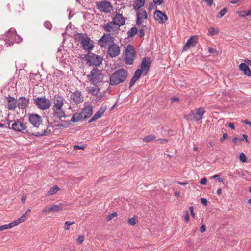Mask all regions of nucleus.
Returning a JSON list of instances; mask_svg holds the SVG:
<instances>
[{"instance_id":"nucleus-25","label":"nucleus","mask_w":251,"mask_h":251,"mask_svg":"<svg viewBox=\"0 0 251 251\" xmlns=\"http://www.w3.org/2000/svg\"><path fill=\"white\" fill-rule=\"evenodd\" d=\"M106 110V107L105 106H102L98 110V111L96 112L94 114V115L91 118V119L89 121V123H91L100 118L102 116V115L103 114Z\"/></svg>"},{"instance_id":"nucleus-61","label":"nucleus","mask_w":251,"mask_h":251,"mask_svg":"<svg viewBox=\"0 0 251 251\" xmlns=\"http://www.w3.org/2000/svg\"><path fill=\"white\" fill-rule=\"evenodd\" d=\"M172 102H175V101H179V99L176 97H173L171 98Z\"/></svg>"},{"instance_id":"nucleus-7","label":"nucleus","mask_w":251,"mask_h":251,"mask_svg":"<svg viewBox=\"0 0 251 251\" xmlns=\"http://www.w3.org/2000/svg\"><path fill=\"white\" fill-rule=\"evenodd\" d=\"M78 41L85 50L90 51L93 48V45L91 43L90 38L86 35H79Z\"/></svg>"},{"instance_id":"nucleus-20","label":"nucleus","mask_w":251,"mask_h":251,"mask_svg":"<svg viewBox=\"0 0 251 251\" xmlns=\"http://www.w3.org/2000/svg\"><path fill=\"white\" fill-rule=\"evenodd\" d=\"M119 27L113 22H110L104 26V29L107 32H115L118 29Z\"/></svg>"},{"instance_id":"nucleus-26","label":"nucleus","mask_w":251,"mask_h":251,"mask_svg":"<svg viewBox=\"0 0 251 251\" xmlns=\"http://www.w3.org/2000/svg\"><path fill=\"white\" fill-rule=\"evenodd\" d=\"M7 107L8 110H14L17 107V101L15 99L12 97L7 98Z\"/></svg>"},{"instance_id":"nucleus-28","label":"nucleus","mask_w":251,"mask_h":251,"mask_svg":"<svg viewBox=\"0 0 251 251\" xmlns=\"http://www.w3.org/2000/svg\"><path fill=\"white\" fill-rule=\"evenodd\" d=\"M142 70L138 69L136 70L134 76L132 77V79L130 81V85H133L136 81L140 78L141 74H142Z\"/></svg>"},{"instance_id":"nucleus-63","label":"nucleus","mask_w":251,"mask_h":251,"mask_svg":"<svg viewBox=\"0 0 251 251\" xmlns=\"http://www.w3.org/2000/svg\"><path fill=\"white\" fill-rule=\"evenodd\" d=\"M228 126L232 129H235L234 125V124L233 123H229Z\"/></svg>"},{"instance_id":"nucleus-22","label":"nucleus","mask_w":251,"mask_h":251,"mask_svg":"<svg viewBox=\"0 0 251 251\" xmlns=\"http://www.w3.org/2000/svg\"><path fill=\"white\" fill-rule=\"evenodd\" d=\"M17 101L19 108L22 109H26L29 104V99L24 97L19 98Z\"/></svg>"},{"instance_id":"nucleus-42","label":"nucleus","mask_w":251,"mask_h":251,"mask_svg":"<svg viewBox=\"0 0 251 251\" xmlns=\"http://www.w3.org/2000/svg\"><path fill=\"white\" fill-rule=\"evenodd\" d=\"M217 34V32L214 27H210L208 30V35L212 36Z\"/></svg>"},{"instance_id":"nucleus-48","label":"nucleus","mask_w":251,"mask_h":251,"mask_svg":"<svg viewBox=\"0 0 251 251\" xmlns=\"http://www.w3.org/2000/svg\"><path fill=\"white\" fill-rule=\"evenodd\" d=\"M244 73L245 75H246L248 76H251V72L250 71L249 67H248L244 71Z\"/></svg>"},{"instance_id":"nucleus-3","label":"nucleus","mask_w":251,"mask_h":251,"mask_svg":"<svg viewBox=\"0 0 251 251\" xmlns=\"http://www.w3.org/2000/svg\"><path fill=\"white\" fill-rule=\"evenodd\" d=\"M87 77L92 84L94 85L97 84L102 79V74L100 71L98 69H93L90 72V74L87 75Z\"/></svg>"},{"instance_id":"nucleus-39","label":"nucleus","mask_w":251,"mask_h":251,"mask_svg":"<svg viewBox=\"0 0 251 251\" xmlns=\"http://www.w3.org/2000/svg\"><path fill=\"white\" fill-rule=\"evenodd\" d=\"M227 9L226 8H224L222 9L219 13H218L217 15V17L219 18H221L223 17L227 12Z\"/></svg>"},{"instance_id":"nucleus-31","label":"nucleus","mask_w":251,"mask_h":251,"mask_svg":"<svg viewBox=\"0 0 251 251\" xmlns=\"http://www.w3.org/2000/svg\"><path fill=\"white\" fill-rule=\"evenodd\" d=\"M83 118V116L81 113H75L72 116L71 121L73 122H77L80 121L81 119Z\"/></svg>"},{"instance_id":"nucleus-13","label":"nucleus","mask_w":251,"mask_h":251,"mask_svg":"<svg viewBox=\"0 0 251 251\" xmlns=\"http://www.w3.org/2000/svg\"><path fill=\"white\" fill-rule=\"evenodd\" d=\"M120 52L119 47L114 43L108 48V53L111 57L117 56L120 54Z\"/></svg>"},{"instance_id":"nucleus-24","label":"nucleus","mask_w":251,"mask_h":251,"mask_svg":"<svg viewBox=\"0 0 251 251\" xmlns=\"http://www.w3.org/2000/svg\"><path fill=\"white\" fill-rule=\"evenodd\" d=\"M118 27L122 26L125 24L124 17L120 14H116L112 21Z\"/></svg>"},{"instance_id":"nucleus-9","label":"nucleus","mask_w":251,"mask_h":251,"mask_svg":"<svg viewBox=\"0 0 251 251\" xmlns=\"http://www.w3.org/2000/svg\"><path fill=\"white\" fill-rule=\"evenodd\" d=\"M114 38L110 34H104V35L98 41L99 45L102 47L108 48L114 43Z\"/></svg>"},{"instance_id":"nucleus-27","label":"nucleus","mask_w":251,"mask_h":251,"mask_svg":"<svg viewBox=\"0 0 251 251\" xmlns=\"http://www.w3.org/2000/svg\"><path fill=\"white\" fill-rule=\"evenodd\" d=\"M81 113L83 116V119H86L90 117L93 113L92 106L90 105L86 106L83 109Z\"/></svg>"},{"instance_id":"nucleus-34","label":"nucleus","mask_w":251,"mask_h":251,"mask_svg":"<svg viewBox=\"0 0 251 251\" xmlns=\"http://www.w3.org/2000/svg\"><path fill=\"white\" fill-rule=\"evenodd\" d=\"M88 91L89 93L96 96L99 93V89L96 86L88 87Z\"/></svg>"},{"instance_id":"nucleus-49","label":"nucleus","mask_w":251,"mask_h":251,"mask_svg":"<svg viewBox=\"0 0 251 251\" xmlns=\"http://www.w3.org/2000/svg\"><path fill=\"white\" fill-rule=\"evenodd\" d=\"M142 28L139 30V33H140V36H143L144 35V29L146 28V25H142Z\"/></svg>"},{"instance_id":"nucleus-18","label":"nucleus","mask_w":251,"mask_h":251,"mask_svg":"<svg viewBox=\"0 0 251 251\" xmlns=\"http://www.w3.org/2000/svg\"><path fill=\"white\" fill-rule=\"evenodd\" d=\"M154 18L159 23H165L168 19L167 15L160 10H156L155 12Z\"/></svg>"},{"instance_id":"nucleus-11","label":"nucleus","mask_w":251,"mask_h":251,"mask_svg":"<svg viewBox=\"0 0 251 251\" xmlns=\"http://www.w3.org/2000/svg\"><path fill=\"white\" fill-rule=\"evenodd\" d=\"M63 209L62 203L58 205L53 204L50 206H46L42 210L43 213H47L49 212H59Z\"/></svg>"},{"instance_id":"nucleus-59","label":"nucleus","mask_w":251,"mask_h":251,"mask_svg":"<svg viewBox=\"0 0 251 251\" xmlns=\"http://www.w3.org/2000/svg\"><path fill=\"white\" fill-rule=\"evenodd\" d=\"M158 141L159 142V143L161 144L166 143L168 142V140H167L166 139H161L158 140Z\"/></svg>"},{"instance_id":"nucleus-2","label":"nucleus","mask_w":251,"mask_h":251,"mask_svg":"<svg viewBox=\"0 0 251 251\" xmlns=\"http://www.w3.org/2000/svg\"><path fill=\"white\" fill-rule=\"evenodd\" d=\"M127 77V72L124 69H120L113 73L110 79L111 85H118L123 82Z\"/></svg>"},{"instance_id":"nucleus-50","label":"nucleus","mask_w":251,"mask_h":251,"mask_svg":"<svg viewBox=\"0 0 251 251\" xmlns=\"http://www.w3.org/2000/svg\"><path fill=\"white\" fill-rule=\"evenodd\" d=\"M26 200V195L25 194H23L21 197V202L22 203H25Z\"/></svg>"},{"instance_id":"nucleus-45","label":"nucleus","mask_w":251,"mask_h":251,"mask_svg":"<svg viewBox=\"0 0 251 251\" xmlns=\"http://www.w3.org/2000/svg\"><path fill=\"white\" fill-rule=\"evenodd\" d=\"M24 4L22 2L18 4V5L16 6V9L19 12H20L21 10H23Z\"/></svg>"},{"instance_id":"nucleus-56","label":"nucleus","mask_w":251,"mask_h":251,"mask_svg":"<svg viewBox=\"0 0 251 251\" xmlns=\"http://www.w3.org/2000/svg\"><path fill=\"white\" fill-rule=\"evenodd\" d=\"M207 182V179L205 177L202 178L200 181V183L202 185L206 184Z\"/></svg>"},{"instance_id":"nucleus-17","label":"nucleus","mask_w":251,"mask_h":251,"mask_svg":"<svg viewBox=\"0 0 251 251\" xmlns=\"http://www.w3.org/2000/svg\"><path fill=\"white\" fill-rule=\"evenodd\" d=\"M64 100L62 96L58 94L55 95L52 99V107H63Z\"/></svg>"},{"instance_id":"nucleus-32","label":"nucleus","mask_w":251,"mask_h":251,"mask_svg":"<svg viewBox=\"0 0 251 251\" xmlns=\"http://www.w3.org/2000/svg\"><path fill=\"white\" fill-rule=\"evenodd\" d=\"M60 190L59 187L55 185L53 187L51 188L47 192V196H51L56 194Z\"/></svg>"},{"instance_id":"nucleus-58","label":"nucleus","mask_w":251,"mask_h":251,"mask_svg":"<svg viewBox=\"0 0 251 251\" xmlns=\"http://www.w3.org/2000/svg\"><path fill=\"white\" fill-rule=\"evenodd\" d=\"M189 209L190 210L191 215L193 216V217H195V214H194V211H193V210H194L193 206H190L189 207Z\"/></svg>"},{"instance_id":"nucleus-10","label":"nucleus","mask_w":251,"mask_h":251,"mask_svg":"<svg viewBox=\"0 0 251 251\" xmlns=\"http://www.w3.org/2000/svg\"><path fill=\"white\" fill-rule=\"evenodd\" d=\"M97 6L100 11L105 13H109L113 10V7L111 4L106 1H102L97 3Z\"/></svg>"},{"instance_id":"nucleus-60","label":"nucleus","mask_w":251,"mask_h":251,"mask_svg":"<svg viewBox=\"0 0 251 251\" xmlns=\"http://www.w3.org/2000/svg\"><path fill=\"white\" fill-rule=\"evenodd\" d=\"M242 136H243V137L244 139L245 140L246 142H247V143H249V140L248 139V136L247 135H246V134H243Z\"/></svg>"},{"instance_id":"nucleus-44","label":"nucleus","mask_w":251,"mask_h":251,"mask_svg":"<svg viewBox=\"0 0 251 251\" xmlns=\"http://www.w3.org/2000/svg\"><path fill=\"white\" fill-rule=\"evenodd\" d=\"M239 159H240V160L242 162L245 163V162H246V161H247V157H246V155L244 154V153H241L240 154Z\"/></svg>"},{"instance_id":"nucleus-55","label":"nucleus","mask_w":251,"mask_h":251,"mask_svg":"<svg viewBox=\"0 0 251 251\" xmlns=\"http://www.w3.org/2000/svg\"><path fill=\"white\" fill-rule=\"evenodd\" d=\"M201 202L202 204H203V205H204L205 206L207 205V201L206 199L203 198H201Z\"/></svg>"},{"instance_id":"nucleus-14","label":"nucleus","mask_w":251,"mask_h":251,"mask_svg":"<svg viewBox=\"0 0 251 251\" xmlns=\"http://www.w3.org/2000/svg\"><path fill=\"white\" fill-rule=\"evenodd\" d=\"M198 42V37L197 36H191L187 41L183 48V51H186L190 48L194 47Z\"/></svg>"},{"instance_id":"nucleus-38","label":"nucleus","mask_w":251,"mask_h":251,"mask_svg":"<svg viewBox=\"0 0 251 251\" xmlns=\"http://www.w3.org/2000/svg\"><path fill=\"white\" fill-rule=\"evenodd\" d=\"M137 32V28L134 27L130 29L129 31L128 32V37H133L134 36Z\"/></svg>"},{"instance_id":"nucleus-5","label":"nucleus","mask_w":251,"mask_h":251,"mask_svg":"<svg viewBox=\"0 0 251 251\" xmlns=\"http://www.w3.org/2000/svg\"><path fill=\"white\" fill-rule=\"evenodd\" d=\"M34 101L37 107L42 110L47 109L51 105L50 101L45 97L36 98Z\"/></svg>"},{"instance_id":"nucleus-8","label":"nucleus","mask_w":251,"mask_h":251,"mask_svg":"<svg viewBox=\"0 0 251 251\" xmlns=\"http://www.w3.org/2000/svg\"><path fill=\"white\" fill-rule=\"evenodd\" d=\"M14 130L22 133H28L29 129H27L26 124L23 122L17 120L11 124V127Z\"/></svg>"},{"instance_id":"nucleus-35","label":"nucleus","mask_w":251,"mask_h":251,"mask_svg":"<svg viewBox=\"0 0 251 251\" xmlns=\"http://www.w3.org/2000/svg\"><path fill=\"white\" fill-rule=\"evenodd\" d=\"M156 139V136L153 134H150L146 136L143 138V141L144 142H149L150 141L154 140Z\"/></svg>"},{"instance_id":"nucleus-43","label":"nucleus","mask_w":251,"mask_h":251,"mask_svg":"<svg viewBox=\"0 0 251 251\" xmlns=\"http://www.w3.org/2000/svg\"><path fill=\"white\" fill-rule=\"evenodd\" d=\"M84 240V236L83 235H79L76 239V242L78 244H81Z\"/></svg>"},{"instance_id":"nucleus-36","label":"nucleus","mask_w":251,"mask_h":251,"mask_svg":"<svg viewBox=\"0 0 251 251\" xmlns=\"http://www.w3.org/2000/svg\"><path fill=\"white\" fill-rule=\"evenodd\" d=\"M128 223L131 226L135 225L138 222V217L134 216L128 220Z\"/></svg>"},{"instance_id":"nucleus-53","label":"nucleus","mask_w":251,"mask_h":251,"mask_svg":"<svg viewBox=\"0 0 251 251\" xmlns=\"http://www.w3.org/2000/svg\"><path fill=\"white\" fill-rule=\"evenodd\" d=\"M228 134L226 133H225L223 134V136L221 138V140L220 141L221 142H223L224 141H225L226 139L228 137Z\"/></svg>"},{"instance_id":"nucleus-40","label":"nucleus","mask_w":251,"mask_h":251,"mask_svg":"<svg viewBox=\"0 0 251 251\" xmlns=\"http://www.w3.org/2000/svg\"><path fill=\"white\" fill-rule=\"evenodd\" d=\"M117 215H118L117 213L116 212H114L112 213V214L108 215L107 216L106 219L107 221H109L111 220H112L114 217H116L117 216Z\"/></svg>"},{"instance_id":"nucleus-52","label":"nucleus","mask_w":251,"mask_h":251,"mask_svg":"<svg viewBox=\"0 0 251 251\" xmlns=\"http://www.w3.org/2000/svg\"><path fill=\"white\" fill-rule=\"evenodd\" d=\"M184 219L186 222H188L190 220L188 212L186 211L185 213Z\"/></svg>"},{"instance_id":"nucleus-57","label":"nucleus","mask_w":251,"mask_h":251,"mask_svg":"<svg viewBox=\"0 0 251 251\" xmlns=\"http://www.w3.org/2000/svg\"><path fill=\"white\" fill-rule=\"evenodd\" d=\"M205 226L204 225H203L201 226L200 227V231L201 233H203L205 231Z\"/></svg>"},{"instance_id":"nucleus-16","label":"nucleus","mask_w":251,"mask_h":251,"mask_svg":"<svg viewBox=\"0 0 251 251\" xmlns=\"http://www.w3.org/2000/svg\"><path fill=\"white\" fill-rule=\"evenodd\" d=\"M83 101L81 93L77 91L73 92L70 97V102L74 104H78Z\"/></svg>"},{"instance_id":"nucleus-54","label":"nucleus","mask_w":251,"mask_h":251,"mask_svg":"<svg viewBox=\"0 0 251 251\" xmlns=\"http://www.w3.org/2000/svg\"><path fill=\"white\" fill-rule=\"evenodd\" d=\"M242 140V139H240L237 137H235L232 139L233 143L234 144H236L238 142H240Z\"/></svg>"},{"instance_id":"nucleus-30","label":"nucleus","mask_w":251,"mask_h":251,"mask_svg":"<svg viewBox=\"0 0 251 251\" xmlns=\"http://www.w3.org/2000/svg\"><path fill=\"white\" fill-rule=\"evenodd\" d=\"M27 217L28 216L26 215V213H24L19 218L13 221L12 222L14 226L18 225L20 223L24 222L26 219Z\"/></svg>"},{"instance_id":"nucleus-46","label":"nucleus","mask_w":251,"mask_h":251,"mask_svg":"<svg viewBox=\"0 0 251 251\" xmlns=\"http://www.w3.org/2000/svg\"><path fill=\"white\" fill-rule=\"evenodd\" d=\"M212 177L214 179H217V181L219 182H223V179L222 178L220 177V176L219 174H216L214 175Z\"/></svg>"},{"instance_id":"nucleus-21","label":"nucleus","mask_w":251,"mask_h":251,"mask_svg":"<svg viewBox=\"0 0 251 251\" xmlns=\"http://www.w3.org/2000/svg\"><path fill=\"white\" fill-rule=\"evenodd\" d=\"M151 61L149 58H144L141 62V70L142 72L146 74L149 70Z\"/></svg>"},{"instance_id":"nucleus-47","label":"nucleus","mask_w":251,"mask_h":251,"mask_svg":"<svg viewBox=\"0 0 251 251\" xmlns=\"http://www.w3.org/2000/svg\"><path fill=\"white\" fill-rule=\"evenodd\" d=\"M153 2L155 5H160L164 3L163 0H153Z\"/></svg>"},{"instance_id":"nucleus-12","label":"nucleus","mask_w":251,"mask_h":251,"mask_svg":"<svg viewBox=\"0 0 251 251\" xmlns=\"http://www.w3.org/2000/svg\"><path fill=\"white\" fill-rule=\"evenodd\" d=\"M102 58L100 56L91 54L88 57V61L96 66H100L102 61Z\"/></svg>"},{"instance_id":"nucleus-6","label":"nucleus","mask_w":251,"mask_h":251,"mask_svg":"<svg viewBox=\"0 0 251 251\" xmlns=\"http://www.w3.org/2000/svg\"><path fill=\"white\" fill-rule=\"evenodd\" d=\"M205 113L204 109L202 107L199 108L195 110L191 111L188 115L191 120L198 121L201 120Z\"/></svg>"},{"instance_id":"nucleus-15","label":"nucleus","mask_w":251,"mask_h":251,"mask_svg":"<svg viewBox=\"0 0 251 251\" xmlns=\"http://www.w3.org/2000/svg\"><path fill=\"white\" fill-rule=\"evenodd\" d=\"M147 18L148 15L146 11L142 10L137 11L136 24L138 25H141L144 22V20H147Z\"/></svg>"},{"instance_id":"nucleus-64","label":"nucleus","mask_w":251,"mask_h":251,"mask_svg":"<svg viewBox=\"0 0 251 251\" xmlns=\"http://www.w3.org/2000/svg\"><path fill=\"white\" fill-rule=\"evenodd\" d=\"M245 62L248 64L249 65L251 66V60L249 59H246L245 60Z\"/></svg>"},{"instance_id":"nucleus-62","label":"nucleus","mask_w":251,"mask_h":251,"mask_svg":"<svg viewBox=\"0 0 251 251\" xmlns=\"http://www.w3.org/2000/svg\"><path fill=\"white\" fill-rule=\"evenodd\" d=\"M74 148L75 150H77V149H83L84 147H81V146H78V145H75V146H74Z\"/></svg>"},{"instance_id":"nucleus-19","label":"nucleus","mask_w":251,"mask_h":251,"mask_svg":"<svg viewBox=\"0 0 251 251\" xmlns=\"http://www.w3.org/2000/svg\"><path fill=\"white\" fill-rule=\"evenodd\" d=\"M7 38L10 39V38H12L14 39L16 43H20L22 41V38L18 34L16 33V31L14 28H10L6 35Z\"/></svg>"},{"instance_id":"nucleus-37","label":"nucleus","mask_w":251,"mask_h":251,"mask_svg":"<svg viewBox=\"0 0 251 251\" xmlns=\"http://www.w3.org/2000/svg\"><path fill=\"white\" fill-rule=\"evenodd\" d=\"M74 224H75L74 222H70L68 221H66L65 222L64 226L63 227L64 230H69L70 228V226Z\"/></svg>"},{"instance_id":"nucleus-23","label":"nucleus","mask_w":251,"mask_h":251,"mask_svg":"<svg viewBox=\"0 0 251 251\" xmlns=\"http://www.w3.org/2000/svg\"><path fill=\"white\" fill-rule=\"evenodd\" d=\"M52 110L55 117L60 119L66 116L63 107H52Z\"/></svg>"},{"instance_id":"nucleus-41","label":"nucleus","mask_w":251,"mask_h":251,"mask_svg":"<svg viewBox=\"0 0 251 251\" xmlns=\"http://www.w3.org/2000/svg\"><path fill=\"white\" fill-rule=\"evenodd\" d=\"M249 66L247 65L246 63H241L239 66V69L241 71H244L246 69H247Z\"/></svg>"},{"instance_id":"nucleus-1","label":"nucleus","mask_w":251,"mask_h":251,"mask_svg":"<svg viewBox=\"0 0 251 251\" xmlns=\"http://www.w3.org/2000/svg\"><path fill=\"white\" fill-rule=\"evenodd\" d=\"M29 120L33 127L29 129L28 133L35 136L46 135V126L42 124L41 116L36 114H29Z\"/></svg>"},{"instance_id":"nucleus-4","label":"nucleus","mask_w":251,"mask_h":251,"mask_svg":"<svg viewBox=\"0 0 251 251\" xmlns=\"http://www.w3.org/2000/svg\"><path fill=\"white\" fill-rule=\"evenodd\" d=\"M135 53L133 47L131 45H128L125 50L124 60L126 64H132L135 58Z\"/></svg>"},{"instance_id":"nucleus-33","label":"nucleus","mask_w":251,"mask_h":251,"mask_svg":"<svg viewBox=\"0 0 251 251\" xmlns=\"http://www.w3.org/2000/svg\"><path fill=\"white\" fill-rule=\"evenodd\" d=\"M14 227L13 222H11L8 224H4L0 226V231H2L6 229H10Z\"/></svg>"},{"instance_id":"nucleus-29","label":"nucleus","mask_w":251,"mask_h":251,"mask_svg":"<svg viewBox=\"0 0 251 251\" xmlns=\"http://www.w3.org/2000/svg\"><path fill=\"white\" fill-rule=\"evenodd\" d=\"M144 4L145 0H135L133 8L135 10H139V9L144 5Z\"/></svg>"},{"instance_id":"nucleus-51","label":"nucleus","mask_w":251,"mask_h":251,"mask_svg":"<svg viewBox=\"0 0 251 251\" xmlns=\"http://www.w3.org/2000/svg\"><path fill=\"white\" fill-rule=\"evenodd\" d=\"M208 51L210 53H216V54L218 53V51H217V50L215 49H214L213 48H211V47L209 48Z\"/></svg>"}]
</instances>
